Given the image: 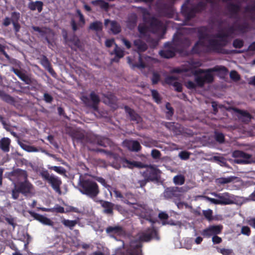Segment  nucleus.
I'll return each instance as SVG.
<instances>
[{
    "instance_id": "obj_1",
    "label": "nucleus",
    "mask_w": 255,
    "mask_h": 255,
    "mask_svg": "<svg viewBox=\"0 0 255 255\" xmlns=\"http://www.w3.org/2000/svg\"><path fill=\"white\" fill-rule=\"evenodd\" d=\"M18 175L23 177L24 181L18 182L14 184V187L11 190V197L14 200H17L21 193L26 197H31L34 195V187L28 180V175L25 170H18Z\"/></svg>"
},
{
    "instance_id": "obj_2",
    "label": "nucleus",
    "mask_w": 255,
    "mask_h": 255,
    "mask_svg": "<svg viewBox=\"0 0 255 255\" xmlns=\"http://www.w3.org/2000/svg\"><path fill=\"white\" fill-rule=\"evenodd\" d=\"M143 21L145 24L148 25L149 31L154 34L164 35L166 30L164 23L154 16H150L148 11L143 12Z\"/></svg>"
},
{
    "instance_id": "obj_3",
    "label": "nucleus",
    "mask_w": 255,
    "mask_h": 255,
    "mask_svg": "<svg viewBox=\"0 0 255 255\" xmlns=\"http://www.w3.org/2000/svg\"><path fill=\"white\" fill-rule=\"evenodd\" d=\"M78 186L80 192L91 199H95L100 193L98 184L91 179L80 178Z\"/></svg>"
},
{
    "instance_id": "obj_4",
    "label": "nucleus",
    "mask_w": 255,
    "mask_h": 255,
    "mask_svg": "<svg viewBox=\"0 0 255 255\" xmlns=\"http://www.w3.org/2000/svg\"><path fill=\"white\" fill-rule=\"evenodd\" d=\"M206 7L207 3L203 1L198 2L192 7H189L186 3L183 4L181 7V12L184 17L185 24L194 18L197 13L205 10Z\"/></svg>"
},
{
    "instance_id": "obj_5",
    "label": "nucleus",
    "mask_w": 255,
    "mask_h": 255,
    "mask_svg": "<svg viewBox=\"0 0 255 255\" xmlns=\"http://www.w3.org/2000/svg\"><path fill=\"white\" fill-rule=\"evenodd\" d=\"M133 45L136 47L138 51V63H133L132 59L129 57H127L128 62L130 65L132 69L138 68L139 69H143L146 67V64L144 62V58L147 57L142 55L140 53L141 52L146 51L147 49V44L140 39H135L133 41Z\"/></svg>"
},
{
    "instance_id": "obj_6",
    "label": "nucleus",
    "mask_w": 255,
    "mask_h": 255,
    "mask_svg": "<svg viewBox=\"0 0 255 255\" xmlns=\"http://www.w3.org/2000/svg\"><path fill=\"white\" fill-rule=\"evenodd\" d=\"M40 175L43 180L46 181L52 189L59 194H61L60 186L62 182L61 178L54 174H50L48 170H43L40 172Z\"/></svg>"
},
{
    "instance_id": "obj_7",
    "label": "nucleus",
    "mask_w": 255,
    "mask_h": 255,
    "mask_svg": "<svg viewBox=\"0 0 255 255\" xmlns=\"http://www.w3.org/2000/svg\"><path fill=\"white\" fill-rule=\"evenodd\" d=\"M146 169L141 172L142 176L150 181H158L160 179V171L152 165H146Z\"/></svg>"
},
{
    "instance_id": "obj_8",
    "label": "nucleus",
    "mask_w": 255,
    "mask_h": 255,
    "mask_svg": "<svg viewBox=\"0 0 255 255\" xmlns=\"http://www.w3.org/2000/svg\"><path fill=\"white\" fill-rule=\"evenodd\" d=\"M81 100L86 106L92 108L95 111L98 110V105L100 102V99L94 91L91 92L89 98L87 96H83Z\"/></svg>"
},
{
    "instance_id": "obj_9",
    "label": "nucleus",
    "mask_w": 255,
    "mask_h": 255,
    "mask_svg": "<svg viewBox=\"0 0 255 255\" xmlns=\"http://www.w3.org/2000/svg\"><path fill=\"white\" fill-rule=\"evenodd\" d=\"M225 45L226 43L223 45L217 39H211L209 40V44L207 46V47L210 50L218 53L229 54L230 52L226 51L222 48V47ZM242 52L241 50H233L230 53H241Z\"/></svg>"
},
{
    "instance_id": "obj_10",
    "label": "nucleus",
    "mask_w": 255,
    "mask_h": 255,
    "mask_svg": "<svg viewBox=\"0 0 255 255\" xmlns=\"http://www.w3.org/2000/svg\"><path fill=\"white\" fill-rule=\"evenodd\" d=\"M152 239L159 240L158 233L153 227L148 228L144 232L139 234L137 241L141 242H148Z\"/></svg>"
},
{
    "instance_id": "obj_11",
    "label": "nucleus",
    "mask_w": 255,
    "mask_h": 255,
    "mask_svg": "<svg viewBox=\"0 0 255 255\" xmlns=\"http://www.w3.org/2000/svg\"><path fill=\"white\" fill-rule=\"evenodd\" d=\"M135 213L140 218L144 219L150 222L154 223L152 220L153 211L146 205H140L135 208Z\"/></svg>"
},
{
    "instance_id": "obj_12",
    "label": "nucleus",
    "mask_w": 255,
    "mask_h": 255,
    "mask_svg": "<svg viewBox=\"0 0 255 255\" xmlns=\"http://www.w3.org/2000/svg\"><path fill=\"white\" fill-rule=\"evenodd\" d=\"M213 72H219L220 74L225 76L228 74V70L224 66H216L212 68L207 69H199L192 72V73L195 76V77H196V76H200V75L202 74H206V73H211Z\"/></svg>"
},
{
    "instance_id": "obj_13",
    "label": "nucleus",
    "mask_w": 255,
    "mask_h": 255,
    "mask_svg": "<svg viewBox=\"0 0 255 255\" xmlns=\"http://www.w3.org/2000/svg\"><path fill=\"white\" fill-rule=\"evenodd\" d=\"M213 72H219L220 74L225 76L228 74V70L224 66H216L212 68L207 69H199L192 72V73L195 76V77H196V76H200V75L202 74H206V73H211Z\"/></svg>"
},
{
    "instance_id": "obj_14",
    "label": "nucleus",
    "mask_w": 255,
    "mask_h": 255,
    "mask_svg": "<svg viewBox=\"0 0 255 255\" xmlns=\"http://www.w3.org/2000/svg\"><path fill=\"white\" fill-rule=\"evenodd\" d=\"M142 244L137 241H131L129 247L126 250L123 255H143Z\"/></svg>"
},
{
    "instance_id": "obj_15",
    "label": "nucleus",
    "mask_w": 255,
    "mask_h": 255,
    "mask_svg": "<svg viewBox=\"0 0 255 255\" xmlns=\"http://www.w3.org/2000/svg\"><path fill=\"white\" fill-rule=\"evenodd\" d=\"M183 192L182 187H170L166 188L163 193L164 197L166 199H171L173 198H179L181 196V193Z\"/></svg>"
},
{
    "instance_id": "obj_16",
    "label": "nucleus",
    "mask_w": 255,
    "mask_h": 255,
    "mask_svg": "<svg viewBox=\"0 0 255 255\" xmlns=\"http://www.w3.org/2000/svg\"><path fill=\"white\" fill-rule=\"evenodd\" d=\"M164 126L174 135H182L184 133V128L179 124L175 122H165Z\"/></svg>"
},
{
    "instance_id": "obj_17",
    "label": "nucleus",
    "mask_w": 255,
    "mask_h": 255,
    "mask_svg": "<svg viewBox=\"0 0 255 255\" xmlns=\"http://www.w3.org/2000/svg\"><path fill=\"white\" fill-rule=\"evenodd\" d=\"M32 28L34 31L39 32L41 37H44L45 41L48 44L51 43L50 38V37H53L54 35V33L52 29L49 28H40L35 26H32Z\"/></svg>"
},
{
    "instance_id": "obj_18",
    "label": "nucleus",
    "mask_w": 255,
    "mask_h": 255,
    "mask_svg": "<svg viewBox=\"0 0 255 255\" xmlns=\"http://www.w3.org/2000/svg\"><path fill=\"white\" fill-rule=\"evenodd\" d=\"M92 134H85L79 131H74L71 133V136L73 139L81 142L84 145L90 143Z\"/></svg>"
},
{
    "instance_id": "obj_19",
    "label": "nucleus",
    "mask_w": 255,
    "mask_h": 255,
    "mask_svg": "<svg viewBox=\"0 0 255 255\" xmlns=\"http://www.w3.org/2000/svg\"><path fill=\"white\" fill-rule=\"evenodd\" d=\"M165 48L159 51L160 56L164 58H171L175 56L176 54V49L172 46V44L169 43L165 44Z\"/></svg>"
},
{
    "instance_id": "obj_20",
    "label": "nucleus",
    "mask_w": 255,
    "mask_h": 255,
    "mask_svg": "<svg viewBox=\"0 0 255 255\" xmlns=\"http://www.w3.org/2000/svg\"><path fill=\"white\" fill-rule=\"evenodd\" d=\"M159 12L164 16L172 17L174 14L173 3L171 2H164L160 4Z\"/></svg>"
},
{
    "instance_id": "obj_21",
    "label": "nucleus",
    "mask_w": 255,
    "mask_h": 255,
    "mask_svg": "<svg viewBox=\"0 0 255 255\" xmlns=\"http://www.w3.org/2000/svg\"><path fill=\"white\" fill-rule=\"evenodd\" d=\"M214 81V76L211 73H206L204 76H196L195 82L197 86L203 87L205 83H211Z\"/></svg>"
},
{
    "instance_id": "obj_22",
    "label": "nucleus",
    "mask_w": 255,
    "mask_h": 255,
    "mask_svg": "<svg viewBox=\"0 0 255 255\" xmlns=\"http://www.w3.org/2000/svg\"><path fill=\"white\" fill-rule=\"evenodd\" d=\"M106 232L111 237H114L115 235L121 237L126 235L125 230L120 226H109L106 228Z\"/></svg>"
},
{
    "instance_id": "obj_23",
    "label": "nucleus",
    "mask_w": 255,
    "mask_h": 255,
    "mask_svg": "<svg viewBox=\"0 0 255 255\" xmlns=\"http://www.w3.org/2000/svg\"><path fill=\"white\" fill-rule=\"evenodd\" d=\"M28 213L35 220L39 221L42 224L51 227L53 226L54 222L50 219L44 216L43 215L35 213L32 211H28Z\"/></svg>"
},
{
    "instance_id": "obj_24",
    "label": "nucleus",
    "mask_w": 255,
    "mask_h": 255,
    "mask_svg": "<svg viewBox=\"0 0 255 255\" xmlns=\"http://www.w3.org/2000/svg\"><path fill=\"white\" fill-rule=\"evenodd\" d=\"M62 36L65 43L70 42L78 48L81 46L80 39L75 34H72L69 37L67 31L63 29L62 30Z\"/></svg>"
},
{
    "instance_id": "obj_25",
    "label": "nucleus",
    "mask_w": 255,
    "mask_h": 255,
    "mask_svg": "<svg viewBox=\"0 0 255 255\" xmlns=\"http://www.w3.org/2000/svg\"><path fill=\"white\" fill-rule=\"evenodd\" d=\"M237 32L241 33H245L250 28L249 22L246 20L241 21L240 18H238L234 22Z\"/></svg>"
},
{
    "instance_id": "obj_26",
    "label": "nucleus",
    "mask_w": 255,
    "mask_h": 255,
    "mask_svg": "<svg viewBox=\"0 0 255 255\" xmlns=\"http://www.w3.org/2000/svg\"><path fill=\"white\" fill-rule=\"evenodd\" d=\"M110 141L108 138L92 134L90 143L97 144L102 146L106 147L109 144Z\"/></svg>"
},
{
    "instance_id": "obj_27",
    "label": "nucleus",
    "mask_w": 255,
    "mask_h": 255,
    "mask_svg": "<svg viewBox=\"0 0 255 255\" xmlns=\"http://www.w3.org/2000/svg\"><path fill=\"white\" fill-rule=\"evenodd\" d=\"M11 71L13 72L21 81L26 84L31 85L32 84V79L24 72L17 68H11Z\"/></svg>"
},
{
    "instance_id": "obj_28",
    "label": "nucleus",
    "mask_w": 255,
    "mask_h": 255,
    "mask_svg": "<svg viewBox=\"0 0 255 255\" xmlns=\"http://www.w3.org/2000/svg\"><path fill=\"white\" fill-rule=\"evenodd\" d=\"M123 143L125 146L131 151L138 152L141 149L139 142L137 140H125Z\"/></svg>"
},
{
    "instance_id": "obj_29",
    "label": "nucleus",
    "mask_w": 255,
    "mask_h": 255,
    "mask_svg": "<svg viewBox=\"0 0 255 255\" xmlns=\"http://www.w3.org/2000/svg\"><path fill=\"white\" fill-rule=\"evenodd\" d=\"M124 109L126 113L128 115L130 121L135 122L136 124H138L141 122V117L136 113L134 110L128 106H125L124 107Z\"/></svg>"
},
{
    "instance_id": "obj_30",
    "label": "nucleus",
    "mask_w": 255,
    "mask_h": 255,
    "mask_svg": "<svg viewBox=\"0 0 255 255\" xmlns=\"http://www.w3.org/2000/svg\"><path fill=\"white\" fill-rule=\"evenodd\" d=\"M216 196L219 198L220 204L222 205H230L234 203V201L230 194L225 192L222 194H216Z\"/></svg>"
},
{
    "instance_id": "obj_31",
    "label": "nucleus",
    "mask_w": 255,
    "mask_h": 255,
    "mask_svg": "<svg viewBox=\"0 0 255 255\" xmlns=\"http://www.w3.org/2000/svg\"><path fill=\"white\" fill-rule=\"evenodd\" d=\"M227 9L230 13L231 18H236L240 11L241 6L239 4L231 2L227 5Z\"/></svg>"
},
{
    "instance_id": "obj_32",
    "label": "nucleus",
    "mask_w": 255,
    "mask_h": 255,
    "mask_svg": "<svg viewBox=\"0 0 255 255\" xmlns=\"http://www.w3.org/2000/svg\"><path fill=\"white\" fill-rule=\"evenodd\" d=\"M101 204V206L104 208L103 212L108 215H113L114 204L110 202L100 200L96 201Z\"/></svg>"
},
{
    "instance_id": "obj_33",
    "label": "nucleus",
    "mask_w": 255,
    "mask_h": 255,
    "mask_svg": "<svg viewBox=\"0 0 255 255\" xmlns=\"http://www.w3.org/2000/svg\"><path fill=\"white\" fill-rule=\"evenodd\" d=\"M235 157H240L247 161V164L253 163V157L249 153L243 151L236 150L233 152Z\"/></svg>"
},
{
    "instance_id": "obj_34",
    "label": "nucleus",
    "mask_w": 255,
    "mask_h": 255,
    "mask_svg": "<svg viewBox=\"0 0 255 255\" xmlns=\"http://www.w3.org/2000/svg\"><path fill=\"white\" fill-rule=\"evenodd\" d=\"M123 163L125 166L128 167L129 168H133L137 167L138 168H143L146 167V164H145L140 161H130L126 158L123 159Z\"/></svg>"
},
{
    "instance_id": "obj_35",
    "label": "nucleus",
    "mask_w": 255,
    "mask_h": 255,
    "mask_svg": "<svg viewBox=\"0 0 255 255\" xmlns=\"http://www.w3.org/2000/svg\"><path fill=\"white\" fill-rule=\"evenodd\" d=\"M111 23V30L114 34H117L121 31V27L120 24L116 21H111L107 19L105 20V25L107 26L108 24Z\"/></svg>"
},
{
    "instance_id": "obj_36",
    "label": "nucleus",
    "mask_w": 255,
    "mask_h": 255,
    "mask_svg": "<svg viewBox=\"0 0 255 255\" xmlns=\"http://www.w3.org/2000/svg\"><path fill=\"white\" fill-rule=\"evenodd\" d=\"M137 17L135 13L130 14L128 17L127 26L129 29H133L136 25Z\"/></svg>"
},
{
    "instance_id": "obj_37",
    "label": "nucleus",
    "mask_w": 255,
    "mask_h": 255,
    "mask_svg": "<svg viewBox=\"0 0 255 255\" xmlns=\"http://www.w3.org/2000/svg\"><path fill=\"white\" fill-rule=\"evenodd\" d=\"M205 46L204 41H198L191 49L192 54H200L204 52L203 48Z\"/></svg>"
},
{
    "instance_id": "obj_38",
    "label": "nucleus",
    "mask_w": 255,
    "mask_h": 255,
    "mask_svg": "<svg viewBox=\"0 0 255 255\" xmlns=\"http://www.w3.org/2000/svg\"><path fill=\"white\" fill-rule=\"evenodd\" d=\"M43 3L40 0L35 2L31 1L28 4V7L31 10L34 11L37 9L39 12H41L43 9Z\"/></svg>"
},
{
    "instance_id": "obj_39",
    "label": "nucleus",
    "mask_w": 255,
    "mask_h": 255,
    "mask_svg": "<svg viewBox=\"0 0 255 255\" xmlns=\"http://www.w3.org/2000/svg\"><path fill=\"white\" fill-rule=\"evenodd\" d=\"M10 140L7 137H3L0 140V148L4 152L9 151Z\"/></svg>"
},
{
    "instance_id": "obj_40",
    "label": "nucleus",
    "mask_w": 255,
    "mask_h": 255,
    "mask_svg": "<svg viewBox=\"0 0 255 255\" xmlns=\"http://www.w3.org/2000/svg\"><path fill=\"white\" fill-rule=\"evenodd\" d=\"M198 37L199 41H204V40L209 37L207 29L205 26H203L199 28L198 30Z\"/></svg>"
},
{
    "instance_id": "obj_41",
    "label": "nucleus",
    "mask_w": 255,
    "mask_h": 255,
    "mask_svg": "<svg viewBox=\"0 0 255 255\" xmlns=\"http://www.w3.org/2000/svg\"><path fill=\"white\" fill-rule=\"evenodd\" d=\"M246 12L249 13V18L255 20V3L248 5L245 7Z\"/></svg>"
},
{
    "instance_id": "obj_42",
    "label": "nucleus",
    "mask_w": 255,
    "mask_h": 255,
    "mask_svg": "<svg viewBox=\"0 0 255 255\" xmlns=\"http://www.w3.org/2000/svg\"><path fill=\"white\" fill-rule=\"evenodd\" d=\"M236 178V177L233 176H230L227 177H220L216 179V182L218 184L224 185L234 181Z\"/></svg>"
},
{
    "instance_id": "obj_43",
    "label": "nucleus",
    "mask_w": 255,
    "mask_h": 255,
    "mask_svg": "<svg viewBox=\"0 0 255 255\" xmlns=\"http://www.w3.org/2000/svg\"><path fill=\"white\" fill-rule=\"evenodd\" d=\"M89 29L99 32L102 30L103 23L100 21H96L92 22L89 27Z\"/></svg>"
},
{
    "instance_id": "obj_44",
    "label": "nucleus",
    "mask_w": 255,
    "mask_h": 255,
    "mask_svg": "<svg viewBox=\"0 0 255 255\" xmlns=\"http://www.w3.org/2000/svg\"><path fill=\"white\" fill-rule=\"evenodd\" d=\"M18 144L22 149L29 152H37L38 151L36 147L33 146L29 145L21 141H19Z\"/></svg>"
},
{
    "instance_id": "obj_45",
    "label": "nucleus",
    "mask_w": 255,
    "mask_h": 255,
    "mask_svg": "<svg viewBox=\"0 0 255 255\" xmlns=\"http://www.w3.org/2000/svg\"><path fill=\"white\" fill-rule=\"evenodd\" d=\"M62 223L65 227L69 228L71 230H72L73 227H75L77 224V221L69 220L68 219H64L62 221Z\"/></svg>"
},
{
    "instance_id": "obj_46",
    "label": "nucleus",
    "mask_w": 255,
    "mask_h": 255,
    "mask_svg": "<svg viewBox=\"0 0 255 255\" xmlns=\"http://www.w3.org/2000/svg\"><path fill=\"white\" fill-rule=\"evenodd\" d=\"M115 47L114 49L113 53L117 57H119V58H123L125 55L124 50L119 47L116 43H115Z\"/></svg>"
},
{
    "instance_id": "obj_47",
    "label": "nucleus",
    "mask_w": 255,
    "mask_h": 255,
    "mask_svg": "<svg viewBox=\"0 0 255 255\" xmlns=\"http://www.w3.org/2000/svg\"><path fill=\"white\" fill-rule=\"evenodd\" d=\"M94 3L99 5L102 9L107 11L109 8V4L104 0H96L94 1Z\"/></svg>"
},
{
    "instance_id": "obj_48",
    "label": "nucleus",
    "mask_w": 255,
    "mask_h": 255,
    "mask_svg": "<svg viewBox=\"0 0 255 255\" xmlns=\"http://www.w3.org/2000/svg\"><path fill=\"white\" fill-rule=\"evenodd\" d=\"M210 230L211 231V232L213 235H217L218 234H220L222 230L223 229V226L222 225H212L209 226Z\"/></svg>"
},
{
    "instance_id": "obj_49",
    "label": "nucleus",
    "mask_w": 255,
    "mask_h": 255,
    "mask_svg": "<svg viewBox=\"0 0 255 255\" xmlns=\"http://www.w3.org/2000/svg\"><path fill=\"white\" fill-rule=\"evenodd\" d=\"M173 182L176 185H183L185 182V178L182 175H176L173 178Z\"/></svg>"
},
{
    "instance_id": "obj_50",
    "label": "nucleus",
    "mask_w": 255,
    "mask_h": 255,
    "mask_svg": "<svg viewBox=\"0 0 255 255\" xmlns=\"http://www.w3.org/2000/svg\"><path fill=\"white\" fill-rule=\"evenodd\" d=\"M216 37L220 39V41L227 42V38L229 37L228 34L223 30L216 34Z\"/></svg>"
},
{
    "instance_id": "obj_51",
    "label": "nucleus",
    "mask_w": 255,
    "mask_h": 255,
    "mask_svg": "<svg viewBox=\"0 0 255 255\" xmlns=\"http://www.w3.org/2000/svg\"><path fill=\"white\" fill-rule=\"evenodd\" d=\"M151 95L154 101L157 104H160L161 102V98L159 94L156 90H151Z\"/></svg>"
},
{
    "instance_id": "obj_52",
    "label": "nucleus",
    "mask_w": 255,
    "mask_h": 255,
    "mask_svg": "<svg viewBox=\"0 0 255 255\" xmlns=\"http://www.w3.org/2000/svg\"><path fill=\"white\" fill-rule=\"evenodd\" d=\"M2 101L5 102L6 103L11 104L14 102L13 98L11 97L10 95L6 94L4 92H3L2 96L0 98Z\"/></svg>"
},
{
    "instance_id": "obj_53",
    "label": "nucleus",
    "mask_w": 255,
    "mask_h": 255,
    "mask_svg": "<svg viewBox=\"0 0 255 255\" xmlns=\"http://www.w3.org/2000/svg\"><path fill=\"white\" fill-rule=\"evenodd\" d=\"M2 101L5 102L6 103L11 104L14 102L13 98L11 97L10 95L6 94L4 92H3L2 96L0 98Z\"/></svg>"
},
{
    "instance_id": "obj_54",
    "label": "nucleus",
    "mask_w": 255,
    "mask_h": 255,
    "mask_svg": "<svg viewBox=\"0 0 255 255\" xmlns=\"http://www.w3.org/2000/svg\"><path fill=\"white\" fill-rule=\"evenodd\" d=\"M244 42L242 39L237 38L233 42V46L235 48H241L244 46Z\"/></svg>"
},
{
    "instance_id": "obj_55",
    "label": "nucleus",
    "mask_w": 255,
    "mask_h": 255,
    "mask_svg": "<svg viewBox=\"0 0 255 255\" xmlns=\"http://www.w3.org/2000/svg\"><path fill=\"white\" fill-rule=\"evenodd\" d=\"M49 169L53 170L60 174H65L66 173V170L62 166H51L49 167Z\"/></svg>"
},
{
    "instance_id": "obj_56",
    "label": "nucleus",
    "mask_w": 255,
    "mask_h": 255,
    "mask_svg": "<svg viewBox=\"0 0 255 255\" xmlns=\"http://www.w3.org/2000/svg\"><path fill=\"white\" fill-rule=\"evenodd\" d=\"M203 214L205 218L208 221H210L213 220V211L211 209L203 211Z\"/></svg>"
},
{
    "instance_id": "obj_57",
    "label": "nucleus",
    "mask_w": 255,
    "mask_h": 255,
    "mask_svg": "<svg viewBox=\"0 0 255 255\" xmlns=\"http://www.w3.org/2000/svg\"><path fill=\"white\" fill-rule=\"evenodd\" d=\"M225 30L226 33L228 34L229 37L232 36L235 34V32H237V30L234 23L232 25L226 28Z\"/></svg>"
},
{
    "instance_id": "obj_58",
    "label": "nucleus",
    "mask_w": 255,
    "mask_h": 255,
    "mask_svg": "<svg viewBox=\"0 0 255 255\" xmlns=\"http://www.w3.org/2000/svg\"><path fill=\"white\" fill-rule=\"evenodd\" d=\"M151 82L153 85H155L158 83L160 80V75L156 72H153L151 77Z\"/></svg>"
},
{
    "instance_id": "obj_59",
    "label": "nucleus",
    "mask_w": 255,
    "mask_h": 255,
    "mask_svg": "<svg viewBox=\"0 0 255 255\" xmlns=\"http://www.w3.org/2000/svg\"><path fill=\"white\" fill-rule=\"evenodd\" d=\"M41 64L46 69L51 65L50 62L46 56L43 55L41 59Z\"/></svg>"
},
{
    "instance_id": "obj_60",
    "label": "nucleus",
    "mask_w": 255,
    "mask_h": 255,
    "mask_svg": "<svg viewBox=\"0 0 255 255\" xmlns=\"http://www.w3.org/2000/svg\"><path fill=\"white\" fill-rule=\"evenodd\" d=\"M138 30L141 34H145L147 31H149L148 25H139L138 26Z\"/></svg>"
},
{
    "instance_id": "obj_61",
    "label": "nucleus",
    "mask_w": 255,
    "mask_h": 255,
    "mask_svg": "<svg viewBox=\"0 0 255 255\" xmlns=\"http://www.w3.org/2000/svg\"><path fill=\"white\" fill-rule=\"evenodd\" d=\"M215 138L219 143H223L225 141V136L221 132H216Z\"/></svg>"
},
{
    "instance_id": "obj_62",
    "label": "nucleus",
    "mask_w": 255,
    "mask_h": 255,
    "mask_svg": "<svg viewBox=\"0 0 255 255\" xmlns=\"http://www.w3.org/2000/svg\"><path fill=\"white\" fill-rule=\"evenodd\" d=\"M230 77L231 79L235 81H239L240 79V76L235 70H232L230 74Z\"/></svg>"
},
{
    "instance_id": "obj_63",
    "label": "nucleus",
    "mask_w": 255,
    "mask_h": 255,
    "mask_svg": "<svg viewBox=\"0 0 255 255\" xmlns=\"http://www.w3.org/2000/svg\"><path fill=\"white\" fill-rule=\"evenodd\" d=\"M151 155L153 159H159L160 158L161 154L159 150L156 149H154L151 151Z\"/></svg>"
},
{
    "instance_id": "obj_64",
    "label": "nucleus",
    "mask_w": 255,
    "mask_h": 255,
    "mask_svg": "<svg viewBox=\"0 0 255 255\" xmlns=\"http://www.w3.org/2000/svg\"><path fill=\"white\" fill-rule=\"evenodd\" d=\"M218 252L223 255H232L233 251L232 249H218Z\"/></svg>"
}]
</instances>
